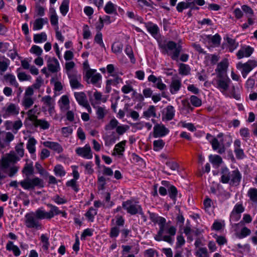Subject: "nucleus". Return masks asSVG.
<instances>
[{
  "instance_id": "obj_45",
  "label": "nucleus",
  "mask_w": 257,
  "mask_h": 257,
  "mask_svg": "<svg viewBox=\"0 0 257 257\" xmlns=\"http://www.w3.org/2000/svg\"><path fill=\"white\" fill-rule=\"evenodd\" d=\"M54 172L56 176L62 177L66 174V172L63 167L61 165H57L54 168Z\"/></svg>"
},
{
  "instance_id": "obj_17",
  "label": "nucleus",
  "mask_w": 257,
  "mask_h": 257,
  "mask_svg": "<svg viewBox=\"0 0 257 257\" xmlns=\"http://www.w3.org/2000/svg\"><path fill=\"white\" fill-rule=\"evenodd\" d=\"M126 141L125 140L122 141L115 145L114 149L113 152L112 153L113 156L118 155L119 156H122L125 151V146Z\"/></svg>"
},
{
  "instance_id": "obj_9",
  "label": "nucleus",
  "mask_w": 257,
  "mask_h": 257,
  "mask_svg": "<svg viewBox=\"0 0 257 257\" xmlns=\"http://www.w3.org/2000/svg\"><path fill=\"white\" fill-rule=\"evenodd\" d=\"M34 93V91L32 87L26 88L22 101V105L25 109L30 108L34 103L35 98L32 97Z\"/></svg>"
},
{
  "instance_id": "obj_14",
  "label": "nucleus",
  "mask_w": 257,
  "mask_h": 257,
  "mask_svg": "<svg viewBox=\"0 0 257 257\" xmlns=\"http://www.w3.org/2000/svg\"><path fill=\"white\" fill-rule=\"evenodd\" d=\"M45 58H48L47 62L48 70L52 73L58 72L60 67L58 60L55 57H51L48 55H46Z\"/></svg>"
},
{
  "instance_id": "obj_51",
  "label": "nucleus",
  "mask_w": 257,
  "mask_h": 257,
  "mask_svg": "<svg viewBox=\"0 0 257 257\" xmlns=\"http://www.w3.org/2000/svg\"><path fill=\"white\" fill-rule=\"evenodd\" d=\"M243 13H244L246 17H252L253 15V10L248 5H243L241 6Z\"/></svg>"
},
{
  "instance_id": "obj_33",
  "label": "nucleus",
  "mask_w": 257,
  "mask_h": 257,
  "mask_svg": "<svg viewBox=\"0 0 257 257\" xmlns=\"http://www.w3.org/2000/svg\"><path fill=\"white\" fill-rule=\"evenodd\" d=\"M179 73L182 76H187L190 74V67L189 65L180 63L179 68Z\"/></svg>"
},
{
  "instance_id": "obj_64",
  "label": "nucleus",
  "mask_w": 257,
  "mask_h": 257,
  "mask_svg": "<svg viewBox=\"0 0 257 257\" xmlns=\"http://www.w3.org/2000/svg\"><path fill=\"white\" fill-rule=\"evenodd\" d=\"M120 230L117 226H113L110 228L109 236L111 238H116L118 236Z\"/></svg>"
},
{
  "instance_id": "obj_27",
  "label": "nucleus",
  "mask_w": 257,
  "mask_h": 257,
  "mask_svg": "<svg viewBox=\"0 0 257 257\" xmlns=\"http://www.w3.org/2000/svg\"><path fill=\"white\" fill-rule=\"evenodd\" d=\"M9 61V60L5 56H0V73L2 74L7 70Z\"/></svg>"
},
{
  "instance_id": "obj_21",
  "label": "nucleus",
  "mask_w": 257,
  "mask_h": 257,
  "mask_svg": "<svg viewBox=\"0 0 257 257\" xmlns=\"http://www.w3.org/2000/svg\"><path fill=\"white\" fill-rule=\"evenodd\" d=\"M4 79L5 81L8 83L10 85L16 88L19 87V84L15 75L12 74H7L4 76Z\"/></svg>"
},
{
  "instance_id": "obj_3",
  "label": "nucleus",
  "mask_w": 257,
  "mask_h": 257,
  "mask_svg": "<svg viewBox=\"0 0 257 257\" xmlns=\"http://www.w3.org/2000/svg\"><path fill=\"white\" fill-rule=\"evenodd\" d=\"M220 182L223 184H229L232 186H238L242 179V175L237 168L230 171L226 166L220 169Z\"/></svg>"
},
{
  "instance_id": "obj_20",
  "label": "nucleus",
  "mask_w": 257,
  "mask_h": 257,
  "mask_svg": "<svg viewBox=\"0 0 257 257\" xmlns=\"http://www.w3.org/2000/svg\"><path fill=\"white\" fill-rule=\"evenodd\" d=\"M81 157L85 159H91L93 157V154L89 144H86L81 149Z\"/></svg>"
},
{
  "instance_id": "obj_40",
  "label": "nucleus",
  "mask_w": 257,
  "mask_h": 257,
  "mask_svg": "<svg viewBox=\"0 0 257 257\" xmlns=\"http://www.w3.org/2000/svg\"><path fill=\"white\" fill-rule=\"evenodd\" d=\"M47 35L45 32L35 34L34 36V41L36 43H41L47 40Z\"/></svg>"
},
{
  "instance_id": "obj_8",
  "label": "nucleus",
  "mask_w": 257,
  "mask_h": 257,
  "mask_svg": "<svg viewBox=\"0 0 257 257\" xmlns=\"http://www.w3.org/2000/svg\"><path fill=\"white\" fill-rule=\"evenodd\" d=\"M25 223L29 228L40 229L41 224L37 219L34 212L26 213L25 216Z\"/></svg>"
},
{
  "instance_id": "obj_53",
  "label": "nucleus",
  "mask_w": 257,
  "mask_h": 257,
  "mask_svg": "<svg viewBox=\"0 0 257 257\" xmlns=\"http://www.w3.org/2000/svg\"><path fill=\"white\" fill-rule=\"evenodd\" d=\"M82 35L84 39L88 40L91 38V33L89 27L87 25H84L83 26Z\"/></svg>"
},
{
  "instance_id": "obj_43",
  "label": "nucleus",
  "mask_w": 257,
  "mask_h": 257,
  "mask_svg": "<svg viewBox=\"0 0 257 257\" xmlns=\"http://www.w3.org/2000/svg\"><path fill=\"white\" fill-rule=\"evenodd\" d=\"M212 237L216 239V242L218 245L222 246L226 244L227 242V240L224 236L214 234L212 235Z\"/></svg>"
},
{
  "instance_id": "obj_54",
  "label": "nucleus",
  "mask_w": 257,
  "mask_h": 257,
  "mask_svg": "<svg viewBox=\"0 0 257 257\" xmlns=\"http://www.w3.org/2000/svg\"><path fill=\"white\" fill-rule=\"evenodd\" d=\"M190 100L191 104L194 107H199L202 105L201 99L195 95H191Z\"/></svg>"
},
{
  "instance_id": "obj_30",
  "label": "nucleus",
  "mask_w": 257,
  "mask_h": 257,
  "mask_svg": "<svg viewBox=\"0 0 257 257\" xmlns=\"http://www.w3.org/2000/svg\"><path fill=\"white\" fill-rule=\"evenodd\" d=\"M97 210L93 207H90L85 213V216L90 222H93L94 220V216L97 214Z\"/></svg>"
},
{
  "instance_id": "obj_36",
  "label": "nucleus",
  "mask_w": 257,
  "mask_h": 257,
  "mask_svg": "<svg viewBox=\"0 0 257 257\" xmlns=\"http://www.w3.org/2000/svg\"><path fill=\"white\" fill-rule=\"evenodd\" d=\"M119 123L118 121L115 118H113L110 120L109 122L105 125V130L106 131H111L116 128Z\"/></svg>"
},
{
  "instance_id": "obj_38",
  "label": "nucleus",
  "mask_w": 257,
  "mask_h": 257,
  "mask_svg": "<svg viewBox=\"0 0 257 257\" xmlns=\"http://www.w3.org/2000/svg\"><path fill=\"white\" fill-rule=\"evenodd\" d=\"M70 83L72 88H77L79 87V83L76 76L73 73H68Z\"/></svg>"
},
{
  "instance_id": "obj_59",
  "label": "nucleus",
  "mask_w": 257,
  "mask_h": 257,
  "mask_svg": "<svg viewBox=\"0 0 257 257\" xmlns=\"http://www.w3.org/2000/svg\"><path fill=\"white\" fill-rule=\"evenodd\" d=\"M189 5L188 2H179L177 5L176 10L178 12L182 13L184 10L189 8Z\"/></svg>"
},
{
  "instance_id": "obj_19",
  "label": "nucleus",
  "mask_w": 257,
  "mask_h": 257,
  "mask_svg": "<svg viewBox=\"0 0 257 257\" xmlns=\"http://www.w3.org/2000/svg\"><path fill=\"white\" fill-rule=\"evenodd\" d=\"M181 80L179 79H173L170 86V91L172 94L177 93L180 89L181 87Z\"/></svg>"
},
{
  "instance_id": "obj_23",
  "label": "nucleus",
  "mask_w": 257,
  "mask_h": 257,
  "mask_svg": "<svg viewBox=\"0 0 257 257\" xmlns=\"http://www.w3.org/2000/svg\"><path fill=\"white\" fill-rule=\"evenodd\" d=\"M6 249L9 251H12L14 255L18 256L21 254V251L19 248L16 245L14 244V242L12 241H9L6 244Z\"/></svg>"
},
{
  "instance_id": "obj_55",
  "label": "nucleus",
  "mask_w": 257,
  "mask_h": 257,
  "mask_svg": "<svg viewBox=\"0 0 257 257\" xmlns=\"http://www.w3.org/2000/svg\"><path fill=\"white\" fill-rule=\"evenodd\" d=\"M85 94L81 92V106L84 107L89 113L91 112V108L87 100H85Z\"/></svg>"
},
{
  "instance_id": "obj_48",
  "label": "nucleus",
  "mask_w": 257,
  "mask_h": 257,
  "mask_svg": "<svg viewBox=\"0 0 257 257\" xmlns=\"http://www.w3.org/2000/svg\"><path fill=\"white\" fill-rule=\"evenodd\" d=\"M69 0H63L60 7V11L62 15L65 16L68 11Z\"/></svg>"
},
{
  "instance_id": "obj_5",
  "label": "nucleus",
  "mask_w": 257,
  "mask_h": 257,
  "mask_svg": "<svg viewBox=\"0 0 257 257\" xmlns=\"http://www.w3.org/2000/svg\"><path fill=\"white\" fill-rule=\"evenodd\" d=\"M134 198L127 199L122 202V208L131 215H135L137 214L141 216L144 214L142 207L141 205L134 204Z\"/></svg>"
},
{
  "instance_id": "obj_31",
  "label": "nucleus",
  "mask_w": 257,
  "mask_h": 257,
  "mask_svg": "<svg viewBox=\"0 0 257 257\" xmlns=\"http://www.w3.org/2000/svg\"><path fill=\"white\" fill-rule=\"evenodd\" d=\"M35 216L39 219H50L48 212H46L42 208L38 209L35 212Z\"/></svg>"
},
{
  "instance_id": "obj_50",
  "label": "nucleus",
  "mask_w": 257,
  "mask_h": 257,
  "mask_svg": "<svg viewBox=\"0 0 257 257\" xmlns=\"http://www.w3.org/2000/svg\"><path fill=\"white\" fill-rule=\"evenodd\" d=\"M250 234V229L245 226H244L241 229L240 232L237 235V237L239 239H242L249 236Z\"/></svg>"
},
{
  "instance_id": "obj_42",
  "label": "nucleus",
  "mask_w": 257,
  "mask_h": 257,
  "mask_svg": "<svg viewBox=\"0 0 257 257\" xmlns=\"http://www.w3.org/2000/svg\"><path fill=\"white\" fill-rule=\"evenodd\" d=\"M48 206L50 208V210L48 212L50 219L53 218L55 215L60 214L61 213V211L55 205L49 204H48Z\"/></svg>"
},
{
  "instance_id": "obj_18",
  "label": "nucleus",
  "mask_w": 257,
  "mask_h": 257,
  "mask_svg": "<svg viewBox=\"0 0 257 257\" xmlns=\"http://www.w3.org/2000/svg\"><path fill=\"white\" fill-rule=\"evenodd\" d=\"M43 144L45 147H47L58 153H61L63 151L62 147L57 142L46 141L43 142Z\"/></svg>"
},
{
  "instance_id": "obj_63",
  "label": "nucleus",
  "mask_w": 257,
  "mask_h": 257,
  "mask_svg": "<svg viewBox=\"0 0 257 257\" xmlns=\"http://www.w3.org/2000/svg\"><path fill=\"white\" fill-rule=\"evenodd\" d=\"M41 240L43 243L42 248L45 250H48L50 245L49 238L45 234H42Z\"/></svg>"
},
{
  "instance_id": "obj_58",
  "label": "nucleus",
  "mask_w": 257,
  "mask_h": 257,
  "mask_svg": "<svg viewBox=\"0 0 257 257\" xmlns=\"http://www.w3.org/2000/svg\"><path fill=\"white\" fill-rule=\"evenodd\" d=\"M244 207L241 203H237L234 206L232 210V212L240 214L241 213L244 211Z\"/></svg>"
},
{
  "instance_id": "obj_32",
  "label": "nucleus",
  "mask_w": 257,
  "mask_h": 257,
  "mask_svg": "<svg viewBox=\"0 0 257 257\" xmlns=\"http://www.w3.org/2000/svg\"><path fill=\"white\" fill-rule=\"evenodd\" d=\"M94 43H96L100 47L105 50V44L103 41V35L101 32H97L94 38Z\"/></svg>"
},
{
  "instance_id": "obj_28",
  "label": "nucleus",
  "mask_w": 257,
  "mask_h": 257,
  "mask_svg": "<svg viewBox=\"0 0 257 257\" xmlns=\"http://www.w3.org/2000/svg\"><path fill=\"white\" fill-rule=\"evenodd\" d=\"M175 113V110L174 107L171 105H168L166 107V119L168 121L172 120L174 117Z\"/></svg>"
},
{
  "instance_id": "obj_41",
  "label": "nucleus",
  "mask_w": 257,
  "mask_h": 257,
  "mask_svg": "<svg viewBox=\"0 0 257 257\" xmlns=\"http://www.w3.org/2000/svg\"><path fill=\"white\" fill-rule=\"evenodd\" d=\"M33 125L35 127L40 126L43 130L48 129L50 127V124L47 121L41 119L37 120L36 123H34Z\"/></svg>"
},
{
  "instance_id": "obj_24",
  "label": "nucleus",
  "mask_w": 257,
  "mask_h": 257,
  "mask_svg": "<svg viewBox=\"0 0 257 257\" xmlns=\"http://www.w3.org/2000/svg\"><path fill=\"white\" fill-rule=\"evenodd\" d=\"M47 18H38L35 20L33 24V30H38L42 29L43 25L48 24Z\"/></svg>"
},
{
  "instance_id": "obj_10",
  "label": "nucleus",
  "mask_w": 257,
  "mask_h": 257,
  "mask_svg": "<svg viewBox=\"0 0 257 257\" xmlns=\"http://www.w3.org/2000/svg\"><path fill=\"white\" fill-rule=\"evenodd\" d=\"M228 65V60L226 58L223 59L217 64L215 71L218 78H223L224 76L226 75Z\"/></svg>"
},
{
  "instance_id": "obj_12",
  "label": "nucleus",
  "mask_w": 257,
  "mask_h": 257,
  "mask_svg": "<svg viewBox=\"0 0 257 257\" xmlns=\"http://www.w3.org/2000/svg\"><path fill=\"white\" fill-rule=\"evenodd\" d=\"M161 184L167 188L169 196L170 199L173 201H176L178 193L176 187L171 184L170 182L167 180L162 181Z\"/></svg>"
},
{
  "instance_id": "obj_47",
  "label": "nucleus",
  "mask_w": 257,
  "mask_h": 257,
  "mask_svg": "<svg viewBox=\"0 0 257 257\" xmlns=\"http://www.w3.org/2000/svg\"><path fill=\"white\" fill-rule=\"evenodd\" d=\"M132 157L134 162L137 163L139 165L141 166H145L146 165L145 161L138 154L136 153H133L132 155Z\"/></svg>"
},
{
  "instance_id": "obj_22",
  "label": "nucleus",
  "mask_w": 257,
  "mask_h": 257,
  "mask_svg": "<svg viewBox=\"0 0 257 257\" xmlns=\"http://www.w3.org/2000/svg\"><path fill=\"white\" fill-rule=\"evenodd\" d=\"M117 6L109 1L105 4L104 8V12L107 14H117Z\"/></svg>"
},
{
  "instance_id": "obj_46",
  "label": "nucleus",
  "mask_w": 257,
  "mask_h": 257,
  "mask_svg": "<svg viewBox=\"0 0 257 257\" xmlns=\"http://www.w3.org/2000/svg\"><path fill=\"white\" fill-rule=\"evenodd\" d=\"M143 114L145 117L148 118L151 116L156 117V113L155 106L154 105H150L147 110L143 112Z\"/></svg>"
},
{
  "instance_id": "obj_44",
  "label": "nucleus",
  "mask_w": 257,
  "mask_h": 257,
  "mask_svg": "<svg viewBox=\"0 0 257 257\" xmlns=\"http://www.w3.org/2000/svg\"><path fill=\"white\" fill-rule=\"evenodd\" d=\"M178 126H181L183 128H187L189 131L193 132L196 131V127L191 122H186L185 121H180L178 123Z\"/></svg>"
},
{
  "instance_id": "obj_2",
  "label": "nucleus",
  "mask_w": 257,
  "mask_h": 257,
  "mask_svg": "<svg viewBox=\"0 0 257 257\" xmlns=\"http://www.w3.org/2000/svg\"><path fill=\"white\" fill-rule=\"evenodd\" d=\"M23 174L26 178L20 182V185L25 190H33L35 187H44V181L42 179L35 177L32 179L29 177L34 173V168L31 164H26L22 170Z\"/></svg>"
},
{
  "instance_id": "obj_56",
  "label": "nucleus",
  "mask_w": 257,
  "mask_h": 257,
  "mask_svg": "<svg viewBox=\"0 0 257 257\" xmlns=\"http://www.w3.org/2000/svg\"><path fill=\"white\" fill-rule=\"evenodd\" d=\"M75 179H72L70 181L67 182L66 185L67 187H71L75 192L79 191V186L76 184V181Z\"/></svg>"
},
{
  "instance_id": "obj_49",
  "label": "nucleus",
  "mask_w": 257,
  "mask_h": 257,
  "mask_svg": "<svg viewBox=\"0 0 257 257\" xmlns=\"http://www.w3.org/2000/svg\"><path fill=\"white\" fill-rule=\"evenodd\" d=\"M177 242L175 246V249H180L185 243V240L183 236L182 233L177 236Z\"/></svg>"
},
{
  "instance_id": "obj_4",
  "label": "nucleus",
  "mask_w": 257,
  "mask_h": 257,
  "mask_svg": "<svg viewBox=\"0 0 257 257\" xmlns=\"http://www.w3.org/2000/svg\"><path fill=\"white\" fill-rule=\"evenodd\" d=\"M84 71H86L83 75V80L88 84H92L94 86L101 87L102 75L99 73H96V70L91 69L87 60L83 63Z\"/></svg>"
},
{
  "instance_id": "obj_7",
  "label": "nucleus",
  "mask_w": 257,
  "mask_h": 257,
  "mask_svg": "<svg viewBox=\"0 0 257 257\" xmlns=\"http://www.w3.org/2000/svg\"><path fill=\"white\" fill-rule=\"evenodd\" d=\"M206 139L210 143L214 151H216L220 155L225 153L226 150L225 145L222 143L220 144L216 138H214L211 134L207 133L206 135Z\"/></svg>"
},
{
  "instance_id": "obj_60",
  "label": "nucleus",
  "mask_w": 257,
  "mask_h": 257,
  "mask_svg": "<svg viewBox=\"0 0 257 257\" xmlns=\"http://www.w3.org/2000/svg\"><path fill=\"white\" fill-rule=\"evenodd\" d=\"M232 137L230 135H227L223 137L221 140H220V143H222L226 147L230 146L232 143Z\"/></svg>"
},
{
  "instance_id": "obj_39",
  "label": "nucleus",
  "mask_w": 257,
  "mask_h": 257,
  "mask_svg": "<svg viewBox=\"0 0 257 257\" xmlns=\"http://www.w3.org/2000/svg\"><path fill=\"white\" fill-rule=\"evenodd\" d=\"M42 101L46 106L49 107L51 110L54 107V100L50 95L45 96L42 97Z\"/></svg>"
},
{
  "instance_id": "obj_37",
  "label": "nucleus",
  "mask_w": 257,
  "mask_h": 257,
  "mask_svg": "<svg viewBox=\"0 0 257 257\" xmlns=\"http://www.w3.org/2000/svg\"><path fill=\"white\" fill-rule=\"evenodd\" d=\"M226 40L228 44L229 51L230 52H233V51L237 48L238 43H236L235 39H232L228 37H226Z\"/></svg>"
},
{
  "instance_id": "obj_29",
  "label": "nucleus",
  "mask_w": 257,
  "mask_h": 257,
  "mask_svg": "<svg viewBox=\"0 0 257 257\" xmlns=\"http://www.w3.org/2000/svg\"><path fill=\"white\" fill-rule=\"evenodd\" d=\"M124 53L128 56L130 59V61L132 64H135L136 62V58L134 56V54L133 49L131 45H127L124 49Z\"/></svg>"
},
{
  "instance_id": "obj_6",
  "label": "nucleus",
  "mask_w": 257,
  "mask_h": 257,
  "mask_svg": "<svg viewBox=\"0 0 257 257\" xmlns=\"http://www.w3.org/2000/svg\"><path fill=\"white\" fill-rule=\"evenodd\" d=\"M256 66L257 62L253 60H248L244 63L239 62L236 65L237 69L241 71L243 78H245L248 74Z\"/></svg>"
},
{
  "instance_id": "obj_11",
  "label": "nucleus",
  "mask_w": 257,
  "mask_h": 257,
  "mask_svg": "<svg viewBox=\"0 0 257 257\" xmlns=\"http://www.w3.org/2000/svg\"><path fill=\"white\" fill-rule=\"evenodd\" d=\"M170 132L169 130L163 124H157L153 128V137L155 138H162L166 136Z\"/></svg>"
},
{
  "instance_id": "obj_13",
  "label": "nucleus",
  "mask_w": 257,
  "mask_h": 257,
  "mask_svg": "<svg viewBox=\"0 0 257 257\" xmlns=\"http://www.w3.org/2000/svg\"><path fill=\"white\" fill-rule=\"evenodd\" d=\"M3 117L6 118L10 115H16L19 113L20 108L19 106L13 103H10L7 107L3 109Z\"/></svg>"
},
{
  "instance_id": "obj_25",
  "label": "nucleus",
  "mask_w": 257,
  "mask_h": 257,
  "mask_svg": "<svg viewBox=\"0 0 257 257\" xmlns=\"http://www.w3.org/2000/svg\"><path fill=\"white\" fill-rule=\"evenodd\" d=\"M36 144L37 141L34 137H31L29 139L27 144V149L30 154H34L35 153V146Z\"/></svg>"
},
{
  "instance_id": "obj_61",
  "label": "nucleus",
  "mask_w": 257,
  "mask_h": 257,
  "mask_svg": "<svg viewBox=\"0 0 257 257\" xmlns=\"http://www.w3.org/2000/svg\"><path fill=\"white\" fill-rule=\"evenodd\" d=\"M30 52L32 54H34L38 56H39L42 54L43 50L40 47L37 45H33L30 49Z\"/></svg>"
},
{
  "instance_id": "obj_34",
  "label": "nucleus",
  "mask_w": 257,
  "mask_h": 257,
  "mask_svg": "<svg viewBox=\"0 0 257 257\" xmlns=\"http://www.w3.org/2000/svg\"><path fill=\"white\" fill-rule=\"evenodd\" d=\"M165 145V142L162 139H158L154 141L153 150L155 152H159L163 149Z\"/></svg>"
},
{
  "instance_id": "obj_35",
  "label": "nucleus",
  "mask_w": 257,
  "mask_h": 257,
  "mask_svg": "<svg viewBox=\"0 0 257 257\" xmlns=\"http://www.w3.org/2000/svg\"><path fill=\"white\" fill-rule=\"evenodd\" d=\"M247 195L250 200L255 204L257 205V188H250L247 192Z\"/></svg>"
},
{
  "instance_id": "obj_52",
  "label": "nucleus",
  "mask_w": 257,
  "mask_h": 257,
  "mask_svg": "<svg viewBox=\"0 0 257 257\" xmlns=\"http://www.w3.org/2000/svg\"><path fill=\"white\" fill-rule=\"evenodd\" d=\"M195 255L197 257H209L207 248L205 247L199 248Z\"/></svg>"
},
{
  "instance_id": "obj_62",
  "label": "nucleus",
  "mask_w": 257,
  "mask_h": 257,
  "mask_svg": "<svg viewBox=\"0 0 257 257\" xmlns=\"http://www.w3.org/2000/svg\"><path fill=\"white\" fill-rule=\"evenodd\" d=\"M239 134L243 139L244 138L248 139L250 137L249 130L247 127L241 128L239 130Z\"/></svg>"
},
{
  "instance_id": "obj_16",
  "label": "nucleus",
  "mask_w": 257,
  "mask_h": 257,
  "mask_svg": "<svg viewBox=\"0 0 257 257\" xmlns=\"http://www.w3.org/2000/svg\"><path fill=\"white\" fill-rule=\"evenodd\" d=\"M254 51L253 48L250 46H247L239 50L236 53L238 59H241L243 57H249Z\"/></svg>"
},
{
  "instance_id": "obj_15",
  "label": "nucleus",
  "mask_w": 257,
  "mask_h": 257,
  "mask_svg": "<svg viewBox=\"0 0 257 257\" xmlns=\"http://www.w3.org/2000/svg\"><path fill=\"white\" fill-rule=\"evenodd\" d=\"M231 82L230 79L227 76H224L223 78H218L216 80L217 88L221 91H226L229 87V85Z\"/></svg>"
},
{
  "instance_id": "obj_1",
  "label": "nucleus",
  "mask_w": 257,
  "mask_h": 257,
  "mask_svg": "<svg viewBox=\"0 0 257 257\" xmlns=\"http://www.w3.org/2000/svg\"><path fill=\"white\" fill-rule=\"evenodd\" d=\"M148 32L157 41L158 46L162 50V53L169 55L173 60L177 61L182 50V47L180 44L182 42L180 40L179 43L167 39L163 41L161 39V34L158 26L151 21L144 23Z\"/></svg>"
},
{
  "instance_id": "obj_26",
  "label": "nucleus",
  "mask_w": 257,
  "mask_h": 257,
  "mask_svg": "<svg viewBox=\"0 0 257 257\" xmlns=\"http://www.w3.org/2000/svg\"><path fill=\"white\" fill-rule=\"evenodd\" d=\"M209 161L213 165L217 167L223 162L222 158L218 155H210L209 156Z\"/></svg>"
},
{
  "instance_id": "obj_57",
  "label": "nucleus",
  "mask_w": 257,
  "mask_h": 257,
  "mask_svg": "<svg viewBox=\"0 0 257 257\" xmlns=\"http://www.w3.org/2000/svg\"><path fill=\"white\" fill-rule=\"evenodd\" d=\"M94 229L87 228L84 229L81 233V240H85L87 237L92 236L93 234Z\"/></svg>"
}]
</instances>
